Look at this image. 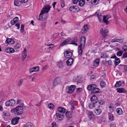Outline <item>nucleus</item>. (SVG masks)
I'll list each match as a JSON object with an SVG mask.
<instances>
[{"label":"nucleus","mask_w":127,"mask_h":127,"mask_svg":"<svg viewBox=\"0 0 127 127\" xmlns=\"http://www.w3.org/2000/svg\"><path fill=\"white\" fill-rule=\"evenodd\" d=\"M80 44L78 46V52L79 55L81 56L82 55L83 50L82 47H84L86 43V38L84 36H81L80 39Z\"/></svg>","instance_id":"nucleus-1"},{"label":"nucleus","mask_w":127,"mask_h":127,"mask_svg":"<svg viewBox=\"0 0 127 127\" xmlns=\"http://www.w3.org/2000/svg\"><path fill=\"white\" fill-rule=\"evenodd\" d=\"M11 112L17 115H20L23 113V108L21 106H18L12 109L11 110Z\"/></svg>","instance_id":"nucleus-2"},{"label":"nucleus","mask_w":127,"mask_h":127,"mask_svg":"<svg viewBox=\"0 0 127 127\" xmlns=\"http://www.w3.org/2000/svg\"><path fill=\"white\" fill-rule=\"evenodd\" d=\"M51 7L49 5L44 6L41 11V12L44 14L47 13L50 10Z\"/></svg>","instance_id":"nucleus-3"},{"label":"nucleus","mask_w":127,"mask_h":127,"mask_svg":"<svg viewBox=\"0 0 127 127\" xmlns=\"http://www.w3.org/2000/svg\"><path fill=\"white\" fill-rule=\"evenodd\" d=\"M108 32V30L104 28L101 29H100V33L103 36H107Z\"/></svg>","instance_id":"nucleus-4"},{"label":"nucleus","mask_w":127,"mask_h":127,"mask_svg":"<svg viewBox=\"0 0 127 127\" xmlns=\"http://www.w3.org/2000/svg\"><path fill=\"white\" fill-rule=\"evenodd\" d=\"M57 119L59 120H62L64 117V115L60 113H56L55 115Z\"/></svg>","instance_id":"nucleus-5"},{"label":"nucleus","mask_w":127,"mask_h":127,"mask_svg":"<svg viewBox=\"0 0 127 127\" xmlns=\"http://www.w3.org/2000/svg\"><path fill=\"white\" fill-rule=\"evenodd\" d=\"M69 10L73 12H78L79 10V8L77 6H73L70 7L69 8Z\"/></svg>","instance_id":"nucleus-6"},{"label":"nucleus","mask_w":127,"mask_h":127,"mask_svg":"<svg viewBox=\"0 0 127 127\" xmlns=\"http://www.w3.org/2000/svg\"><path fill=\"white\" fill-rule=\"evenodd\" d=\"M89 29L88 25H84L82 29L81 32L83 34L87 33Z\"/></svg>","instance_id":"nucleus-7"},{"label":"nucleus","mask_w":127,"mask_h":127,"mask_svg":"<svg viewBox=\"0 0 127 127\" xmlns=\"http://www.w3.org/2000/svg\"><path fill=\"white\" fill-rule=\"evenodd\" d=\"M61 82V79L58 77L55 78L53 82V85L55 86H56L58 84H59Z\"/></svg>","instance_id":"nucleus-8"},{"label":"nucleus","mask_w":127,"mask_h":127,"mask_svg":"<svg viewBox=\"0 0 127 127\" xmlns=\"http://www.w3.org/2000/svg\"><path fill=\"white\" fill-rule=\"evenodd\" d=\"M76 86L74 85H71L70 87H68V93L71 94L75 90Z\"/></svg>","instance_id":"nucleus-9"},{"label":"nucleus","mask_w":127,"mask_h":127,"mask_svg":"<svg viewBox=\"0 0 127 127\" xmlns=\"http://www.w3.org/2000/svg\"><path fill=\"white\" fill-rule=\"evenodd\" d=\"M4 52L6 53L11 54L14 53L15 50L12 48L7 47L5 50Z\"/></svg>","instance_id":"nucleus-10"},{"label":"nucleus","mask_w":127,"mask_h":127,"mask_svg":"<svg viewBox=\"0 0 127 127\" xmlns=\"http://www.w3.org/2000/svg\"><path fill=\"white\" fill-rule=\"evenodd\" d=\"M97 86L96 85L93 84L88 85L87 87V89L89 91H92V90H93Z\"/></svg>","instance_id":"nucleus-11"},{"label":"nucleus","mask_w":127,"mask_h":127,"mask_svg":"<svg viewBox=\"0 0 127 127\" xmlns=\"http://www.w3.org/2000/svg\"><path fill=\"white\" fill-rule=\"evenodd\" d=\"M91 101L94 104L96 103L98 101L97 97L95 95L93 96L91 98Z\"/></svg>","instance_id":"nucleus-12"},{"label":"nucleus","mask_w":127,"mask_h":127,"mask_svg":"<svg viewBox=\"0 0 127 127\" xmlns=\"http://www.w3.org/2000/svg\"><path fill=\"white\" fill-rule=\"evenodd\" d=\"M72 55V53L69 51H66L64 52V56L67 58L71 57Z\"/></svg>","instance_id":"nucleus-13"},{"label":"nucleus","mask_w":127,"mask_h":127,"mask_svg":"<svg viewBox=\"0 0 127 127\" xmlns=\"http://www.w3.org/2000/svg\"><path fill=\"white\" fill-rule=\"evenodd\" d=\"M116 90L117 92L120 93H127V90L124 88H117Z\"/></svg>","instance_id":"nucleus-14"},{"label":"nucleus","mask_w":127,"mask_h":127,"mask_svg":"<svg viewBox=\"0 0 127 127\" xmlns=\"http://www.w3.org/2000/svg\"><path fill=\"white\" fill-rule=\"evenodd\" d=\"M6 44H12L14 43V40L11 38H7L5 41Z\"/></svg>","instance_id":"nucleus-15"},{"label":"nucleus","mask_w":127,"mask_h":127,"mask_svg":"<svg viewBox=\"0 0 127 127\" xmlns=\"http://www.w3.org/2000/svg\"><path fill=\"white\" fill-rule=\"evenodd\" d=\"M19 119L20 118L18 117L14 118L11 121L12 124L13 125L17 124L19 122Z\"/></svg>","instance_id":"nucleus-16"},{"label":"nucleus","mask_w":127,"mask_h":127,"mask_svg":"<svg viewBox=\"0 0 127 127\" xmlns=\"http://www.w3.org/2000/svg\"><path fill=\"white\" fill-rule=\"evenodd\" d=\"M22 3V0H15L14 4L16 6H19Z\"/></svg>","instance_id":"nucleus-17"},{"label":"nucleus","mask_w":127,"mask_h":127,"mask_svg":"<svg viewBox=\"0 0 127 127\" xmlns=\"http://www.w3.org/2000/svg\"><path fill=\"white\" fill-rule=\"evenodd\" d=\"M109 19L108 15L104 16L103 17V21L105 23L106 25H108L109 22L107 21Z\"/></svg>","instance_id":"nucleus-18"},{"label":"nucleus","mask_w":127,"mask_h":127,"mask_svg":"<svg viewBox=\"0 0 127 127\" xmlns=\"http://www.w3.org/2000/svg\"><path fill=\"white\" fill-rule=\"evenodd\" d=\"M95 115L93 112L89 111L88 113V118L92 120L94 117Z\"/></svg>","instance_id":"nucleus-19"},{"label":"nucleus","mask_w":127,"mask_h":127,"mask_svg":"<svg viewBox=\"0 0 127 127\" xmlns=\"http://www.w3.org/2000/svg\"><path fill=\"white\" fill-rule=\"evenodd\" d=\"M100 91L99 89L98 88L96 87L93 90H92L91 92V94H96L99 93Z\"/></svg>","instance_id":"nucleus-20"},{"label":"nucleus","mask_w":127,"mask_h":127,"mask_svg":"<svg viewBox=\"0 0 127 127\" xmlns=\"http://www.w3.org/2000/svg\"><path fill=\"white\" fill-rule=\"evenodd\" d=\"M19 20V18L18 17H15L13 20L11 21V24L12 25H14L15 23L17 22Z\"/></svg>","instance_id":"nucleus-21"},{"label":"nucleus","mask_w":127,"mask_h":127,"mask_svg":"<svg viewBox=\"0 0 127 127\" xmlns=\"http://www.w3.org/2000/svg\"><path fill=\"white\" fill-rule=\"evenodd\" d=\"M100 60L99 58L96 59L94 62V66L97 67L99 65Z\"/></svg>","instance_id":"nucleus-22"},{"label":"nucleus","mask_w":127,"mask_h":127,"mask_svg":"<svg viewBox=\"0 0 127 127\" xmlns=\"http://www.w3.org/2000/svg\"><path fill=\"white\" fill-rule=\"evenodd\" d=\"M99 0H91L90 1L89 3H91L93 5H95L97 4Z\"/></svg>","instance_id":"nucleus-23"},{"label":"nucleus","mask_w":127,"mask_h":127,"mask_svg":"<svg viewBox=\"0 0 127 127\" xmlns=\"http://www.w3.org/2000/svg\"><path fill=\"white\" fill-rule=\"evenodd\" d=\"M70 42V40L68 39H66L61 43L60 46H63L68 43Z\"/></svg>","instance_id":"nucleus-24"},{"label":"nucleus","mask_w":127,"mask_h":127,"mask_svg":"<svg viewBox=\"0 0 127 127\" xmlns=\"http://www.w3.org/2000/svg\"><path fill=\"white\" fill-rule=\"evenodd\" d=\"M73 61V59L72 58H70L66 62V64L68 66L71 65Z\"/></svg>","instance_id":"nucleus-25"},{"label":"nucleus","mask_w":127,"mask_h":127,"mask_svg":"<svg viewBox=\"0 0 127 127\" xmlns=\"http://www.w3.org/2000/svg\"><path fill=\"white\" fill-rule=\"evenodd\" d=\"M48 16V15L47 14L44 15L42 14L41 16L42 18L39 19V20L41 21H44L47 19Z\"/></svg>","instance_id":"nucleus-26"},{"label":"nucleus","mask_w":127,"mask_h":127,"mask_svg":"<svg viewBox=\"0 0 127 127\" xmlns=\"http://www.w3.org/2000/svg\"><path fill=\"white\" fill-rule=\"evenodd\" d=\"M58 110L62 114L64 113L65 112V109L61 107H58Z\"/></svg>","instance_id":"nucleus-27"},{"label":"nucleus","mask_w":127,"mask_h":127,"mask_svg":"<svg viewBox=\"0 0 127 127\" xmlns=\"http://www.w3.org/2000/svg\"><path fill=\"white\" fill-rule=\"evenodd\" d=\"M95 14L97 15L98 18L100 22L102 20V16L101 13H100L98 11H97L95 13Z\"/></svg>","instance_id":"nucleus-28"},{"label":"nucleus","mask_w":127,"mask_h":127,"mask_svg":"<svg viewBox=\"0 0 127 127\" xmlns=\"http://www.w3.org/2000/svg\"><path fill=\"white\" fill-rule=\"evenodd\" d=\"M17 104H19L20 106H22L24 105V104L23 103V101L21 99H18L17 101Z\"/></svg>","instance_id":"nucleus-29"},{"label":"nucleus","mask_w":127,"mask_h":127,"mask_svg":"<svg viewBox=\"0 0 127 127\" xmlns=\"http://www.w3.org/2000/svg\"><path fill=\"white\" fill-rule=\"evenodd\" d=\"M108 118L109 120L112 121L114 120L113 115L111 113H108Z\"/></svg>","instance_id":"nucleus-30"},{"label":"nucleus","mask_w":127,"mask_h":127,"mask_svg":"<svg viewBox=\"0 0 127 127\" xmlns=\"http://www.w3.org/2000/svg\"><path fill=\"white\" fill-rule=\"evenodd\" d=\"M116 113L119 115H121L123 113V111L122 109L120 108H118L116 110Z\"/></svg>","instance_id":"nucleus-31"},{"label":"nucleus","mask_w":127,"mask_h":127,"mask_svg":"<svg viewBox=\"0 0 127 127\" xmlns=\"http://www.w3.org/2000/svg\"><path fill=\"white\" fill-rule=\"evenodd\" d=\"M79 5L80 7H82L85 3V0H80L79 1Z\"/></svg>","instance_id":"nucleus-32"},{"label":"nucleus","mask_w":127,"mask_h":127,"mask_svg":"<svg viewBox=\"0 0 127 127\" xmlns=\"http://www.w3.org/2000/svg\"><path fill=\"white\" fill-rule=\"evenodd\" d=\"M120 60L119 58L116 57L114 61V64L116 66L118 65L120 62Z\"/></svg>","instance_id":"nucleus-33"},{"label":"nucleus","mask_w":127,"mask_h":127,"mask_svg":"<svg viewBox=\"0 0 127 127\" xmlns=\"http://www.w3.org/2000/svg\"><path fill=\"white\" fill-rule=\"evenodd\" d=\"M10 103V106H11L14 105L16 103V101L13 99H11L9 100Z\"/></svg>","instance_id":"nucleus-34"},{"label":"nucleus","mask_w":127,"mask_h":127,"mask_svg":"<svg viewBox=\"0 0 127 127\" xmlns=\"http://www.w3.org/2000/svg\"><path fill=\"white\" fill-rule=\"evenodd\" d=\"M95 113L96 114L99 115L100 114L101 112V109L99 108L96 109L94 111Z\"/></svg>","instance_id":"nucleus-35"},{"label":"nucleus","mask_w":127,"mask_h":127,"mask_svg":"<svg viewBox=\"0 0 127 127\" xmlns=\"http://www.w3.org/2000/svg\"><path fill=\"white\" fill-rule=\"evenodd\" d=\"M57 66L59 68L62 69L63 68V64L61 62H58L57 63Z\"/></svg>","instance_id":"nucleus-36"},{"label":"nucleus","mask_w":127,"mask_h":127,"mask_svg":"<svg viewBox=\"0 0 127 127\" xmlns=\"http://www.w3.org/2000/svg\"><path fill=\"white\" fill-rule=\"evenodd\" d=\"M100 85L101 88H103L106 86V84L103 81H101L100 83Z\"/></svg>","instance_id":"nucleus-37"},{"label":"nucleus","mask_w":127,"mask_h":127,"mask_svg":"<svg viewBox=\"0 0 127 127\" xmlns=\"http://www.w3.org/2000/svg\"><path fill=\"white\" fill-rule=\"evenodd\" d=\"M32 124L31 122H29L25 124L23 127H32Z\"/></svg>","instance_id":"nucleus-38"},{"label":"nucleus","mask_w":127,"mask_h":127,"mask_svg":"<svg viewBox=\"0 0 127 127\" xmlns=\"http://www.w3.org/2000/svg\"><path fill=\"white\" fill-rule=\"evenodd\" d=\"M122 85V83L121 81H117L116 82V84L115 85V87L117 88L119 87Z\"/></svg>","instance_id":"nucleus-39"},{"label":"nucleus","mask_w":127,"mask_h":127,"mask_svg":"<svg viewBox=\"0 0 127 127\" xmlns=\"http://www.w3.org/2000/svg\"><path fill=\"white\" fill-rule=\"evenodd\" d=\"M48 107L51 109H53L54 108V105L52 103H50L48 105Z\"/></svg>","instance_id":"nucleus-40"},{"label":"nucleus","mask_w":127,"mask_h":127,"mask_svg":"<svg viewBox=\"0 0 127 127\" xmlns=\"http://www.w3.org/2000/svg\"><path fill=\"white\" fill-rule=\"evenodd\" d=\"M123 53V51L122 50H120L119 51L117 54V56H118L120 57L121 56Z\"/></svg>","instance_id":"nucleus-41"},{"label":"nucleus","mask_w":127,"mask_h":127,"mask_svg":"<svg viewBox=\"0 0 127 127\" xmlns=\"http://www.w3.org/2000/svg\"><path fill=\"white\" fill-rule=\"evenodd\" d=\"M61 7L63 8L65 6V3L64 0H61Z\"/></svg>","instance_id":"nucleus-42"},{"label":"nucleus","mask_w":127,"mask_h":127,"mask_svg":"<svg viewBox=\"0 0 127 127\" xmlns=\"http://www.w3.org/2000/svg\"><path fill=\"white\" fill-rule=\"evenodd\" d=\"M108 57V55L106 54H102L101 56V58L103 59H105Z\"/></svg>","instance_id":"nucleus-43"},{"label":"nucleus","mask_w":127,"mask_h":127,"mask_svg":"<svg viewBox=\"0 0 127 127\" xmlns=\"http://www.w3.org/2000/svg\"><path fill=\"white\" fill-rule=\"evenodd\" d=\"M108 107L109 108V110L111 112H112L113 111L114 108L112 106L111 104H110L109 105H108Z\"/></svg>","instance_id":"nucleus-44"},{"label":"nucleus","mask_w":127,"mask_h":127,"mask_svg":"<svg viewBox=\"0 0 127 127\" xmlns=\"http://www.w3.org/2000/svg\"><path fill=\"white\" fill-rule=\"evenodd\" d=\"M23 82V80L22 79H20L17 85L18 86H21Z\"/></svg>","instance_id":"nucleus-45"},{"label":"nucleus","mask_w":127,"mask_h":127,"mask_svg":"<svg viewBox=\"0 0 127 127\" xmlns=\"http://www.w3.org/2000/svg\"><path fill=\"white\" fill-rule=\"evenodd\" d=\"M21 46V45L19 43L16 44L14 46V48L15 49L19 48Z\"/></svg>","instance_id":"nucleus-46"},{"label":"nucleus","mask_w":127,"mask_h":127,"mask_svg":"<svg viewBox=\"0 0 127 127\" xmlns=\"http://www.w3.org/2000/svg\"><path fill=\"white\" fill-rule=\"evenodd\" d=\"M98 101L99 103L101 105L104 104L105 103V102L103 100H99Z\"/></svg>","instance_id":"nucleus-47"},{"label":"nucleus","mask_w":127,"mask_h":127,"mask_svg":"<svg viewBox=\"0 0 127 127\" xmlns=\"http://www.w3.org/2000/svg\"><path fill=\"white\" fill-rule=\"evenodd\" d=\"M122 49L125 52H126L127 50V46L124 45L122 47Z\"/></svg>","instance_id":"nucleus-48"},{"label":"nucleus","mask_w":127,"mask_h":127,"mask_svg":"<svg viewBox=\"0 0 127 127\" xmlns=\"http://www.w3.org/2000/svg\"><path fill=\"white\" fill-rule=\"evenodd\" d=\"M95 106V104H93L91 103V104H90L89 105V108L91 109H92L94 108Z\"/></svg>","instance_id":"nucleus-49"},{"label":"nucleus","mask_w":127,"mask_h":127,"mask_svg":"<svg viewBox=\"0 0 127 127\" xmlns=\"http://www.w3.org/2000/svg\"><path fill=\"white\" fill-rule=\"evenodd\" d=\"M78 37L77 36H75L73 39L71 41L72 42H76L78 41Z\"/></svg>","instance_id":"nucleus-50"},{"label":"nucleus","mask_w":127,"mask_h":127,"mask_svg":"<svg viewBox=\"0 0 127 127\" xmlns=\"http://www.w3.org/2000/svg\"><path fill=\"white\" fill-rule=\"evenodd\" d=\"M34 71H38L39 70V67L38 66L33 67Z\"/></svg>","instance_id":"nucleus-51"},{"label":"nucleus","mask_w":127,"mask_h":127,"mask_svg":"<svg viewBox=\"0 0 127 127\" xmlns=\"http://www.w3.org/2000/svg\"><path fill=\"white\" fill-rule=\"evenodd\" d=\"M44 14V13L41 12L39 16H37V19L39 20V18L40 19L42 18L41 16L42 15V14Z\"/></svg>","instance_id":"nucleus-52"},{"label":"nucleus","mask_w":127,"mask_h":127,"mask_svg":"<svg viewBox=\"0 0 127 127\" xmlns=\"http://www.w3.org/2000/svg\"><path fill=\"white\" fill-rule=\"evenodd\" d=\"M21 32L22 33L23 35H25L26 32L25 31L24 29H20V30Z\"/></svg>","instance_id":"nucleus-53"},{"label":"nucleus","mask_w":127,"mask_h":127,"mask_svg":"<svg viewBox=\"0 0 127 127\" xmlns=\"http://www.w3.org/2000/svg\"><path fill=\"white\" fill-rule=\"evenodd\" d=\"M5 104L6 106H11L9 100L5 102Z\"/></svg>","instance_id":"nucleus-54"},{"label":"nucleus","mask_w":127,"mask_h":127,"mask_svg":"<svg viewBox=\"0 0 127 127\" xmlns=\"http://www.w3.org/2000/svg\"><path fill=\"white\" fill-rule=\"evenodd\" d=\"M123 40L122 39H116V42H119V43H121L123 42Z\"/></svg>","instance_id":"nucleus-55"},{"label":"nucleus","mask_w":127,"mask_h":127,"mask_svg":"<svg viewBox=\"0 0 127 127\" xmlns=\"http://www.w3.org/2000/svg\"><path fill=\"white\" fill-rule=\"evenodd\" d=\"M79 0H72V2L73 4H76L78 2Z\"/></svg>","instance_id":"nucleus-56"},{"label":"nucleus","mask_w":127,"mask_h":127,"mask_svg":"<svg viewBox=\"0 0 127 127\" xmlns=\"http://www.w3.org/2000/svg\"><path fill=\"white\" fill-rule=\"evenodd\" d=\"M122 57L124 58H125L127 57V52L124 53Z\"/></svg>","instance_id":"nucleus-57"},{"label":"nucleus","mask_w":127,"mask_h":127,"mask_svg":"<svg viewBox=\"0 0 127 127\" xmlns=\"http://www.w3.org/2000/svg\"><path fill=\"white\" fill-rule=\"evenodd\" d=\"M23 55H27V50L26 48H25L23 51Z\"/></svg>","instance_id":"nucleus-58"},{"label":"nucleus","mask_w":127,"mask_h":127,"mask_svg":"<svg viewBox=\"0 0 127 127\" xmlns=\"http://www.w3.org/2000/svg\"><path fill=\"white\" fill-rule=\"evenodd\" d=\"M108 62V64L109 65H111L112 64V61L111 60H109L108 61H107Z\"/></svg>","instance_id":"nucleus-59"},{"label":"nucleus","mask_w":127,"mask_h":127,"mask_svg":"<svg viewBox=\"0 0 127 127\" xmlns=\"http://www.w3.org/2000/svg\"><path fill=\"white\" fill-rule=\"evenodd\" d=\"M82 89L81 88H78L77 91V92L79 93H80L82 91Z\"/></svg>","instance_id":"nucleus-60"},{"label":"nucleus","mask_w":127,"mask_h":127,"mask_svg":"<svg viewBox=\"0 0 127 127\" xmlns=\"http://www.w3.org/2000/svg\"><path fill=\"white\" fill-rule=\"evenodd\" d=\"M15 26L17 27V29H19L20 28V24H19L17 23L15 25Z\"/></svg>","instance_id":"nucleus-61"},{"label":"nucleus","mask_w":127,"mask_h":127,"mask_svg":"<svg viewBox=\"0 0 127 127\" xmlns=\"http://www.w3.org/2000/svg\"><path fill=\"white\" fill-rule=\"evenodd\" d=\"M68 112H67L65 114L66 115V116L67 117V118H68V119H69L70 118V117H69V115L68 114Z\"/></svg>","instance_id":"nucleus-62"},{"label":"nucleus","mask_w":127,"mask_h":127,"mask_svg":"<svg viewBox=\"0 0 127 127\" xmlns=\"http://www.w3.org/2000/svg\"><path fill=\"white\" fill-rule=\"evenodd\" d=\"M110 127H116V125L114 123H112L110 125Z\"/></svg>","instance_id":"nucleus-63"},{"label":"nucleus","mask_w":127,"mask_h":127,"mask_svg":"<svg viewBox=\"0 0 127 127\" xmlns=\"http://www.w3.org/2000/svg\"><path fill=\"white\" fill-rule=\"evenodd\" d=\"M56 124L55 122H53L52 124V127H56Z\"/></svg>","instance_id":"nucleus-64"}]
</instances>
